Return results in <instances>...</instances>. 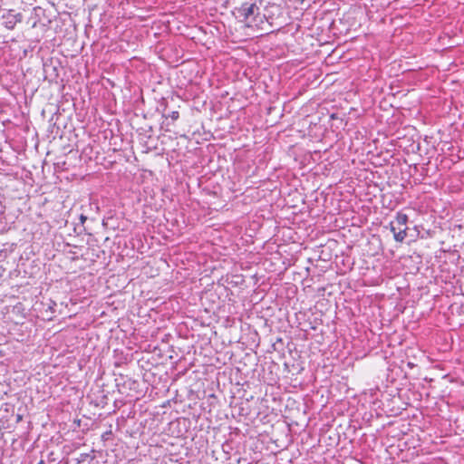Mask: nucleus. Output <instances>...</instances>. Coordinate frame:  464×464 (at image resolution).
Returning <instances> with one entry per match:
<instances>
[{"label":"nucleus","mask_w":464,"mask_h":464,"mask_svg":"<svg viewBox=\"0 0 464 464\" xmlns=\"http://www.w3.org/2000/svg\"><path fill=\"white\" fill-rule=\"evenodd\" d=\"M5 272V268H4L2 266H0V277H2L4 276Z\"/></svg>","instance_id":"0eeeda50"},{"label":"nucleus","mask_w":464,"mask_h":464,"mask_svg":"<svg viewBox=\"0 0 464 464\" xmlns=\"http://www.w3.org/2000/svg\"><path fill=\"white\" fill-rule=\"evenodd\" d=\"M85 219H86V218H85L83 215H82V216H81V220H82V222H84V221H85Z\"/></svg>","instance_id":"6e6552de"},{"label":"nucleus","mask_w":464,"mask_h":464,"mask_svg":"<svg viewBox=\"0 0 464 464\" xmlns=\"http://www.w3.org/2000/svg\"><path fill=\"white\" fill-rule=\"evenodd\" d=\"M2 19L4 20V26L8 30H13L18 23L22 22L23 14L14 13V10L10 9L3 14Z\"/></svg>","instance_id":"7ed1b4c3"},{"label":"nucleus","mask_w":464,"mask_h":464,"mask_svg":"<svg viewBox=\"0 0 464 464\" xmlns=\"http://www.w3.org/2000/svg\"><path fill=\"white\" fill-rule=\"evenodd\" d=\"M43 304L46 306V312H50L51 315L47 319L51 320L52 315L55 313L56 302L49 299L46 304Z\"/></svg>","instance_id":"20e7f679"},{"label":"nucleus","mask_w":464,"mask_h":464,"mask_svg":"<svg viewBox=\"0 0 464 464\" xmlns=\"http://www.w3.org/2000/svg\"><path fill=\"white\" fill-rule=\"evenodd\" d=\"M179 111H171V112H170L167 117H166V119L170 118L172 121H177V120L179 119Z\"/></svg>","instance_id":"423d86ee"},{"label":"nucleus","mask_w":464,"mask_h":464,"mask_svg":"<svg viewBox=\"0 0 464 464\" xmlns=\"http://www.w3.org/2000/svg\"><path fill=\"white\" fill-rule=\"evenodd\" d=\"M408 216L402 212H398L395 220L390 223V229L397 242H402L407 237Z\"/></svg>","instance_id":"f03ea898"},{"label":"nucleus","mask_w":464,"mask_h":464,"mask_svg":"<svg viewBox=\"0 0 464 464\" xmlns=\"http://www.w3.org/2000/svg\"><path fill=\"white\" fill-rule=\"evenodd\" d=\"M233 14L238 22L247 27H258L259 24L264 22V16L260 15V9L256 3H243L235 8Z\"/></svg>","instance_id":"f257e3e1"},{"label":"nucleus","mask_w":464,"mask_h":464,"mask_svg":"<svg viewBox=\"0 0 464 464\" xmlns=\"http://www.w3.org/2000/svg\"><path fill=\"white\" fill-rule=\"evenodd\" d=\"M90 457L89 453H81L76 459L78 464L84 462Z\"/></svg>","instance_id":"39448f33"}]
</instances>
